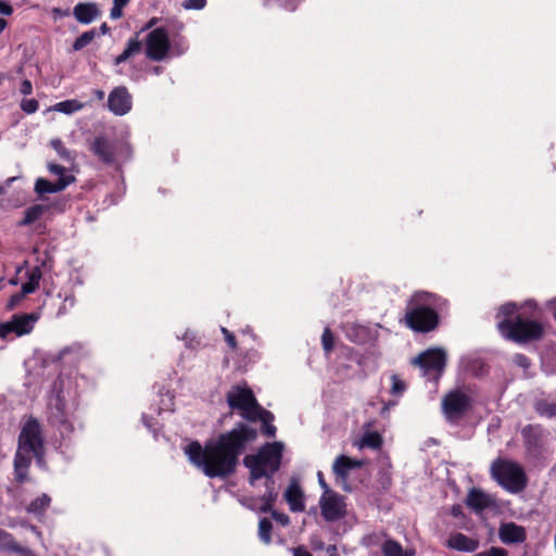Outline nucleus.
I'll list each match as a JSON object with an SVG mask.
<instances>
[{
  "label": "nucleus",
  "instance_id": "nucleus-1",
  "mask_svg": "<svg viewBox=\"0 0 556 556\" xmlns=\"http://www.w3.org/2000/svg\"><path fill=\"white\" fill-rule=\"evenodd\" d=\"M257 435L256 428L240 421L231 430L206 441L204 446L192 441L186 446L185 453L206 477L225 479L237 471L240 456Z\"/></svg>",
  "mask_w": 556,
  "mask_h": 556
},
{
  "label": "nucleus",
  "instance_id": "nucleus-2",
  "mask_svg": "<svg viewBox=\"0 0 556 556\" xmlns=\"http://www.w3.org/2000/svg\"><path fill=\"white\" fill-rule=\"evenodd\" d=\"M527 308L536 311V306L530 303L517 305L508 302L500 306L495 317L497 330L503 338L517 344H527L543 338V325L532 314L528 316Z\"/></svg>",
  "mask_w": 556,
  "mask_h": 556
},
{
  "label": "nucleus",
  "instance_id": "nucleus-3",
  "mask_svg": "<svg viewBox=\"0 0 556 556\" xmlns=\"http://www.w3.org/2000/svg\"><path fill=\"white\" fill-rule=\"evenodd\" d=\"M439 296L434 293L415 292L406 303L403 323L415 332L428 333L438 328L440 316L437 312Z\"/></svg>",
  "mask_w": 556,
  "mask_h": 556
},
{
  "label": "nucleus",
  "instance_id": "nucleus-4",
  "mask_svg": "<svg viewBox=\"0 0 556 556\" xmlns=\"http://www.w3.org/2000/svg\"><path fill=\"white\" fill-rule=\"evenodd\" d=\"M281 442L265 443L255 454L245 455L243 465L249 469V484L255 485L263 476L275 475L281 467Z\"/></svg>",
  "mask_w": 556,
  "mask_h": 556
},
{
  "label": "nucleus",
  "instance_id": "nucleus-5",
  "mask_svg": "<svg viewBox=\"0 0 556 556\" xmlns=\"http://www.w3.org/2000/svg\"><path fill=\"white\" fill-rule=\"evenodd\" d=\"M492 478L506 491L519 493L527 486V476L522 467L513 460L496 458L491 465Z\"/></svg>",
  "mask_w": 556,
  "mask_h": 556
},
{
  "label": "nucleus",
  "instance_id": "nucleus-6",
  "mask_svg": "<svg viewBox=\"0 0 556 556\" xmlns=\"http://www.w3.org/2000/svg\"><path fill=\"white\" fill-rule=\"evenodd\" d=\"M226 401L231 410H238L239 415L249 422H255L256 413L262 405L257 402L253 391L248 386H232L226 394Z\"/></svg>",
  "mask_w": 556,
  "mask_h": 556
},
{
  "label": "nucleus",
  "instance_id": "nucleus-7",
  "mask_svg": "<svg viewBox=\"0 0 556 556\" xmlns=\"http://www.w3.org/2000/svg\"><path fill=\"white\" fill-rule=\"evenodd\" d=\"M17 450L26 453H33L35 457L40 458L43 455V438L41 427L38 420L30 417L24 424L18 435Z\"/></svg>",
  "mask_w": 556,
  "mask_h": 556
},
{
  "label": "nucleus",
  "instance_id": "nucleus-8",
  "mask_svg": "<svg viewBox=\"0 0 556 556\" xmlns=\"http://www.w3.org/2000/svg\"><path fill=\"white\" fill-rule=\"evenodd\" d=\"M425 377L438 380L446 366V353L440 348L428 349L420 353L414 361Z\"/></svg>",
  "mask_w": 556,
  "mask_h": 556
},
{
  "label": "nucleus",
  "instance_id": "nucleus-9",
  "mask_svg": "<svg viewBox=\"0 0 556 556\" xmlns=\"http://www.w3.org/2000/svg\"><path fill=\"white\" fill-rule=\"evenodd\" d=\"M170 49L168 31L165 27H157L150 31L146 39V55L152 61H162Z\"/></svg>",
  "mask_w": 556,
  "mask_h": 556
},
{
  "label": "nucleus",
  "instance_id": "nucleus-10",
  "mask_svg": "<svg viewBox=\"0 0 556 556\" xmlns=\"http://www.w3.org/2000/svg\"><path fill=\"white\" fill-rule=\"evenodd\" d=\"M471 408V399L460 390L446 393L442 400V409L448 420L463 417Z\"/></svg>",
  "mask_w": 556,
  "mask_h": 556
},
{
  "label": "nucleus",
  "instance_id": "nucleus-11",
  "mask_svg": "<svg viewBox=\"0 0 556 556\" xmlns=\"http://www.w3.org/2000/svg\"><path fill=\"white\" fill-rule=\"evenodd\" d=\"M319 507L323 518L328 522L338 521L346 514L344 496L340 495L336 491L328 492V494H321L319 498Z\"/></svg>",
  "mask_w": 556,
  "mask_h": 556
},
{
  "label": "nucleus",
  "instance_id": "nucleus-12",
  "mask_svg": "<svg viewBox=\"0 0 556 556\" xmlns=\"http://www.w3.org/2000/svg\"><path fill=\"white\" fill-rule=\"evenodd\" d=\"M89 151L106 166L116 163L117 142L108 139L105 136H96L89 141Z\"/></svg>",
  "mask_w": 556,
  "mask_h": 556
},
{
  "label": "nucleus",
  "instance_id": "nucleus-13",
  "mask_svg": "<svg viewBox=\"0 0 556 556\" xmlns=\"http://www.w3.org/2000/svg\"><path fill=\"white\" fill-rule=\"evenodd\" d=\"M520 433L526 451L533 456L541 454L547 434L544 427L539 424L527 425L521 429Z\"/></svg>",
  "mask_w": 556,
  "mask_h": 556
},
{
  "label": "nucleus",
  "instance_id": "nucleus-14",
  "mask_svg": "<svg viewBox=\"0 0 556 556\" xmlns=\"http://www.w3.org/2000/svg\"><path fill=\"white\" fill-rule=\"evenodd\" d=\"M37 319L36 314L14 315L10 321L0 325V338H5L12 332L18 337L27 334L33 330Z\"/></svg>",
  "mask_w": 556,
  "mask_h": 556
},
{
  "label": "nucleus",
  "instance_id": "nucleus-15",
  "mask_svg": "<svg viewBox=\"0 0 556 556\" xmlns=\"http://www.w3.org/2000/svg\"><path fill=\"white\" fill-rule=\"evenodd\" d=\"M131 96L125 86L115 87L108 97V108L115 115L123 116L131 110Z\"/></svg>",
  "mask_w": 556,
  "mask_h": 556
},
{
  "label": "nucleus",
  "instance_id": "nucleus-16",
  "mask_svg": "<svg viewBox=\"0 0 556 556\" xmlns=\"http://www.w3.org/2000/svg\"><path fill=\"white\" fill-rule=\"evenodd\" d=\"M498 538L506 545L520 544L527 540L526 528L514 521L502 522L498 528Z\"/></svg>",
  "mask_w": 556,
  "mask_h": 556
},
{
  "label": "nucleus",
  "instance_id": "nucleus-17",
  "mask_svg": "<svg viewBox=\"0 0 556 556\" xmlns=\"http://www.w3.org/2000/svg\"><path fill=\"white\" fill-rule=\"evenodd\" d=\"M283 497L293 513L305 510V494L298 479L292 478L287 486Z\"/></svg>",
  "mask_w": 556,
  "mask_h": 556
},
{
  "label": "nucleus",
  "instance_id": "nucleus-18",
  "mask_svg": "<svg viewBox=\"0 0 556 556\" xmlns=\"http://www.w3.org/2000/svg\"><path fill=\"white\" fill-rule=\"evenodd\" d=\"M0 552L20 556H38L33 549L20 544L14 535L0 528Z\"/></svg>",
  "mask_w": 556,
  "mask_h": 556
},
{
  "label": "nucleus",
  "instance_id": "nucleus-19",
  "mask_svg": "<svg viewBox=\"0 0 556 556\" xmlns=\"http://www.w3.org/2000/svg\"><path fill=\"white\" fill-rule=\"evenodd\" d=\"M362 465L363 464L361 460L353 459L346 455H339L334 459L333 466H332V471H333V475L336 478V482L345 484L349 479L350 471L352 469L362 467Z\"/></svg>",
  "mask_w": 556,
  "mask_h": 556
},
{
  "label": "nucleus",
  "instance_id": "nucleus-20",
  "mask_svg": "<svg viewBox=\"0 0 556 556\" xmlns=\"http://www.w3.org/2000/svg\"><path fill=\"white\" fill-rule=\"evenodd\" d=\"M342 331L349 341L359 345L368 343L372 337L369 327L352 321L344 323Z\"/></svg>",
  "mask_w": 556,
  "mask_h": 556
},
{
  "label": "nucleus",
  "instance_id": "nucleus-21",
  "mask_svg": "<svg viewBox=\"0 0 556 556\" xmlns=\"http://www.w3.org/2000/svg\"><path fill=\"white\" fill-rule=\"evenodd\" d=\"M75 181V177H60L56 181L52 182L45 178H38L35 182V191L42 195L45 193H55L63 191L67 186Z\"/></svg>",
  "mask_w": 556,
  "mask_h": 556
},
{
  "label": "nucleus",
  "instance_id": "nucleus-22",
  "mask_svg": "<svg viewBox=\"0 0 556 556\" xmlns=\"http://www.w3.org/2000/svg\"><path fill=\"white\" fill-rule=\"evenodd\" d=\"M263 478L265 479V493L260 497L261 506L258 507V510L266 514L271 511V508L278 498V491L276 489L274 475L263 476Z\"/></svg>",
  "mask_w": 556,
  "mask_h": 556
},
{
  "label": "nucleus",
  "instance_id": "nucleus-23",
  "mask_svg": "<svg viewBox=\"0 0 556 556\" xmlns=\"http://www.w3.org/2000/svg\"><path fill=\"white\" fill-rule=\"evenodd\" d=\"M466 504L469 508L477 513H481L490 508L494 504V500L482 490L472 488L467 495Z\"/></svg>",
  "mask_w": 556,
  "mask_h": 556
},
{
  "label": "nucleus",
  "instance_id": "nucleus-24",
  "mask_svg": "<svg viewBox=\"0 0 556 556\" xmlns=\"http://www.w3.org/2000/svg\"><path fill=\"white\" fill-rule=\"evenodd\" d=\"M30 464L29 453L17 450L14 456V476L17 483L23 484L27 480Z\"/></svg>",
  "mask_w": 556,
  "mask_h": 556
},
{
  "label": "nucleus",
  "instance_id": "nucleus-25",
  "mask_svg": "<svg viewBox=\"0 0 556 556\" xmlns=\"http://www.w3.org/2000/svg\"><path fill=\"white\" fill-rule=\"evenodd\" d=\"M447 546L455 551L472 553L479 547V541L458 532L448 538Z\"/></svg>",
  "mask_w": 556,
  "mask_h": 556
},
{
  "label": "nucleus",
  "instance_id": "nucleus-26",
  "mask_svg": "<svg viewBox=\"0 0 556 556\" xmlns=\"http://www.w3.org/2000/svg\"><path fill=\"white\" fill-rule=\"evenodd\" d=\"M73 14L77 22L81 24H90L92 21H94L98 15L100 14V11L96 3L91 2H80L77 3L74 7Z\"/></svg>",
  "mask_w": 556,
  "mask_h": 556
},
{
  "label": "nucleus",
  "instance_id": "nucleus-27",
  "mask_svg": "<svg viewBox=\"0 0 556 556\" xmlns=\"http://www.w3.org/2000/svg\"><path fill=\"white\" fill-rule=\"evenodd\" d=\"M381 553L383 556H415L416 551L414 548L404 549L402 544L394 539H387L382 546Z\"/></svg>",
  "mask_w": 556,
  "mask_h": 556
},
{
  "label": "nucleus",
  "instance_id": "nucleus-28",
  "mask_svg": "<svg viewBox=\"0 0 556 556\" xmlns=\"http://www.w3.org/2000/svg\"><path fill=\"white\" fill-rule=\"evenodd\" d=\"M256 416L257 417L255 418V422H262V433L267 438H274L277 431V428L273 425L274 414L262 406L261 409L256 413Z\"/></svg>",
  "mask_w": 556,
  "mask_h": 556
},
{
  "label": "nucleus",
  "instance_id": "nucleus-29",
  "mask_svg": "<svg viewBox=\"0 0 556 556\" xmlns=\"http://www.w3.org/2000/svg\"><path fill=\"white\" fill-rule=\"evenodd\" d=\"M48 206L43 204H35L27 207L24 217L18 222V226H29L38 220L47 211Z\"/></svg>",
  "mask_w": 556,
  "mask_h": 556
},
{
  "label": "nucleus",
  "instance_id": "nucleus-30",
  "mask_svg": "<svg viewBox=\"0 0 556 556\" xmlns=\"http://www.w3.org/2000/svg\"><path fill=\"white\" fill-rule=\"evenodd\" d=\"M50 504L51 497L48 494L43 493L40 496L33 500L26 509L29 514L42 516L47 508L50 506Z\"/></svg>",
  "mask_w": 556,
  "mask_h": 556
},
{
  "label": "nucleus",
  "instance_id": "nucleus-31",
  "mask_svg": "<svg viewBox=\"0 0 556 556\" xmlns=\"http://www.w3.org/2000/svg\"><path fill=\"white\" fill-rule=\"evenodd\" d=\"M383 444L381 434L377 431L366 432L362 437L359 447H368L371 450H380Z\"/></svg>",
  "mask_w": 556,
  "mask_h": 556
},
{
  "label": "nucleus",
  "instance_id": "nucleus-32",
  "mask_svg": "<svg viewBox=\"0 0 556 556\" xmlns=\"http://www.w3.org/2000/svg\"><path fill=\"white\" fill-rule=\"evenodd\" d=\"M41 279V270L39 267H34L30 271H28V281L22 285L24 293H33L39 287V281Z\"/></svg>",
  "mask_w": 556,
  "mask_h": 556
},
{
  "label": "nucleus",
  "instance_id": "nucleus-33",
  "mask_svg": "<svg viewBox=\"0 0 556 556\" xmlns=\"http://www.w3.org/2000/svg\"><path fill=\"white\" fill-rule=\"evenodd\" d=\"M84 108V104L78 100H65L59 102L54 105V110L58 112H62L64 114H72L74 112L80 111Z\"/></svg>",
  "mask_w": 556,
  "mask_h": 556
},
{
  "label": "nucleus",
  "instance_id": "nucleus-34",
  "mask_svg": "<svg viewBox=\"0 0 556 556\" xmlns=\"http://www.w3.org/2000/svg\"><path fill=\"white\" fill-rule=\"evenodd\" d=\"M98 35L99 34L97 33V30L94 28L83 33L74 41L73 50L79 51V50L84 49L85 47L90 45Z\"/></svg>",
  "mask_w": 556,
  "mask_h": 556
},
{
  "label": "nucleus",
  "instance_id": "nucleus-35",
  "mask_svg": "<svg viewBox=\"0 0 556 556\" xmlns=\"http://www.w3.org/2000/svg\"><path fill=\"white\" fill-rule=\"evenodd\" d=\"M52 149L58 153V155L64 161H74L75 153L65 148L64 143L61 139H52L50 142Z\"/></svg>",
  "mask_w": 556,
  "mask_h": 556
},
{
  "label": "nucleus",
  "instance_id": "nucleus-36",
  "mask_svg": "<svg viewBox=\"0 0 556 556\" xmlns=\"http://www.w3.org/2000/svg\"><path fill=\"white\" fill-rule=\"evenodd\" d=\"M273 523L268 518H262L258 522V536L262 542L269 544L271 542Z\"/></svg>",
  "mask_w": 556,
  "mask_h": 556
},
{
  "label": "nucleus",
  "instance_id": "nucleus-37",
  "mask_svg": "<svg viewBox=\"0 0 556 556\" xmlns=\"http://www.w3.org/2000/svg\"><path fill=\"white\" fill-rule=\"evenodd\" d=\"M535 410L539 415L545 416L548 418L556 416V403L548 402L546 400H541L535 404Z\"/></svg>",
  "mask_w": 556,
  "mask_h": 556
},
{
  "label": "nucleus",
  "instance_id": "nucleus-38",
  "mask_svg": "<svg viewBox=\"0 0 556 556\" xmlns=\"http://www.w3.org/2000/svg\"><path fill=\"white\" fill-rule=\"evenodd\" d=\"M334 334L329 327H326L321 334V345L326 354H330L334 348Z\"/></svg>",
  "mask_w": 556,
  "mask_h": 556
},
{
  "label": "nucleus",
  "instance_id": "nucleus-39",
  "mask_svg": "<svg viewBox=\"0 0 556 556\" xmlns=\"http://www.w3.org/2000/svg\"><path fill=\"white\" fill-rule=\"evenodd\" d=\"M56 427L63 439L68 437L74 430L73 424L68 421L64 416L58 419Z\"/></svg>",
  "mask_w": 556,
  "mask_h": 556
},
{
  "label": "nucleus",
  "instance_id": "nucleus-40",
  "mask_svg": "<svg viewBox=\"0 0 556 556\" xmlns=\"http://www.w3.org/2000/svg\"><path fill=\"white\" fill-rule=\"evenodd\" d=\"M20 106L26 114H33L39 109V102L36 99H23Z\"/></svg>",
  "mask_w": 556,
  "mask_h": 556
},
{
  "label": "nucleus",
  "instance_id": "nucleus-41",
  "mask_svg": "<svg viewBox=\"0 0 556 556\" xmlns=\"http://www.w3.org/2000/svg\"><path fill=\"white\" fill-rule=\"evenodd\" d=\"M391 380H392L391 393L393 395H399V394L403 393L405 390V382L403 380H401L399 378V376H396V375H393L391 377Z\"/></svg>",
  "mask_w": 556,
  "mask_h": 556
},
{
  "label": "nucleus",
  "instance_id": "nucleus-42",
  "mask_svg": "<svg viewBox=\"0 0 556 556\" xmlns=\"http://www.w3.org/2000/svg\"><path fill=\"white\" fill-rule=\"evenodd\" d=\"M222 333L224 334V339H225L226 343L228 344V346L232 351H236L238 348V344H237L235 334L225 327H222Z\"/></svg>",
  "mask_w": 556,
  "mask_h": 556
},
{
  "label": "nucleus",
  "instance_id": "nucleus-43",
  "mask_svg": "<svg viewBox=\"0 0 556 556\" xmlns=\"http://www.w3.org/2000/svg\"><path fill=\"white\" fill-rule=\"evenodd\" d=\"M206 5V0H186L182 7L186 10H202Z\"/></svg>",
  "mask_w": 556,
  "mask_h": 556
},
{
  "label": "nucleus",
  "instance_id": "nucleus-44",
  "mask_svg": "<svg viewBox=\"0 0 556 556\" xmlns=\"http://www.w3.org/2000/svg\"><path fill=\"white\" fill-rule=\"evenodd\" d=\"M49 172L58 175L60 177H68L70 175L66 174V168L62 165L50 163L48 165Z\"/></svg>",
  "mask_w": 556,
  "mask_h": 556
},
{
  "label": "nucleus",
  "instance_id": "nucleus-45",
  "mask_svg": "<svg viewBox=\"0 0 556 556\" xmlns=\"http://www.w3.org/2000/svg\"><path fill=\"white\" fill-rule=\"evenodd\" d=\"M271 514V517L278 521L279 523H281L282 526H287L289 525L290 522V518L289 516H287L286 514L283 513H279L277 510H274V507L271 508V511H269Z\"/></svg>",
  "mask_w": 556,
  "mask_h": 556
},
{
  "label": "nucleus",
  "instance_id": "nucleus-46",
  "mask_svg": "<svg viewBox=\"0 0 556 556\" xmlns=\"http://www.w3.org/2000/svg\"><path fill=\"white\" fill-rule=\"evenodd\" d=\"M127 49L131 52L132 55L140 52L141 41L138 40L136 37L130 38L127 42Z\"/></svg>",
  "mask_w": 556,
  "mask_h": 556
},
{
  "label": "nucleus",
  "instance_id": "nucleus-47",
  "mask_svg": "<svg viewBox=\"0 0 556 556\" xmlns=\"http://www.w3.org/2000/svg\"><path fill=\"white\" fill-rule=\"evenodd\" d=\"M20 92L24 96H28L33 92V84L28 79H24L21 83Z\"/></svg>",
  "mask_w": 556,
  "mask_h": 556
},
{
  "label": "nucleus",
  "instance_id": "nucleus-48",
  "mask_svg": "<svg viewBox=\"0 0 556 556\" xmlns=\"http://www.w3.org/2000/svg\"><path fill=\"white\" fill-rule=\"evenodd\" d=\"M130 56H132V54L126 47L125 50L119 55H117L115 58L114 63H115V65H119V64L126 62Z\"/></svg>",
  "mask_w": 556,
  "mask_h": 556
},
{
  "label": "nucleus",
  "instance_id": "nucleus-49",
  "mask_svg": "<svg viewBox=\"0 0 556 556\" xmlns=\"http://www.w3.org/2000/svg\"><path fill=\"white\" fill-rule=\"evenodd\" d=\"M317 478H318V483H319L320 488L324 490L323 494H328V492H334L333 490H331L329 488L328 483L325 480L324 473L321 471L317 472Z\"/></svg>",
  "mask_w": 556,
  "mask_h": 556
},
{
  "label": "nucleus",
  "instance_id": "nucleus-50",
  "mask_svg": "<svg viewBox=\"0 0 556 556\" xmlns=\"http://www.w3.org/2000/svg\"><path fill=\"white\" fill-rule=\"evenodd\" d=\"M13 13V8L10 3L0 0V14L10 16Z\"/></svg>",
  "mask_w": 556,
  "mask_h": 556
},
{
  "label": "nucleus",
  "instance_id": "nucleus-51",
  "mask_svg": "<svg viewBox=\"0 0 556 556\" xmlns=\"http://www.w3.org/2000/svg\"><path fill=\"white\" fill-rule=\"evenodd\" d=\"M27 293H24L23 292V289L21 290L20 293H15L13 295H11L10 300H9V307H14Z\"/></svg>",
  "mask_w": 556,
  "mask_h": 556
},
{
  "label": "nucleus",
  "instance_id": "nucleus-52",
  "mask_svg": "<svg viewBox=\"0 0 556 556\" xmlns=\"http://www.w3.org/2000/svg\"><path fill=\"white\" fill-rule=\"evenodd\" d=\"M516 363H517V365H519L523 368H528L530 366V359L523 354L516 355Z\"/></svg>",
  "mask_w": 556,
  "mask_h": 556
},
{
  "label": "nucleus",
  "instance_id": "nucleus-53",
  "mask_svg": "<svg viewBox=\"0 0 556 556\" xmlns=\"http://www.w3.org/2000/svg\"><path fill=\"white\" fill-rule=\"evenodd\" d=\"M110 16L113 20L121 18L123 16V8H119L117 5L113 4V8L111 9Z\"/></svg>",
  "mask_w": 556,
  "mask_h": 556
},
{
  "label": "nucleus",
  "instance_id": "nucleus-54",
  "mask_svg": "<svg viewBox=\"0 0 556 556\" xmlns=\"http://www.w3.org/2000/svg\"><path fill=\"white\" fill-rule=\"evenodd\" d=\"M293 556H312V554L303 546H299L293 549Z\"/></svg>",
  "mask_w": 556,
  "mask_h": 556
},
{
  "label": "nucleus",
  "instance_id": "nucleus-55",
  "mask_svg": "<svg viewBox=\"0 0 556 556\" xmlns=\"http://www.w3.org/2000/svg\"><path fill=\"white\" fill-rule=\"evenodd\" d=\"M93 96H94V98H96L97 100L102 101V100L104 99V97H105V93H104V91H103V90H101V89H94V90H93Z\"/></svg>",
  "mask_w": 556,
  "mask_h": 556
},
{
  "label": "nucleus",
  "instance_id": "nucleus-56",
  "mask_svg": "<svg viewBox=\"0 0 556 556\" xmlns=\"http://www.w3.org/2000/svg\"><path fill=\"white\" fill-rule=\"evenodd\" d=\"M28 528L30 529L31 532H34L39 539L42 538V533L41 531L38 529L37 526H34V525H28Z\"/></svg>",
  "mask_w": 556,
  "mask_h": 556
},
{
  "label": "nucleus",
  "instance_id": "nucleus-57",
  "mask_svg": "<svg viewBox=\"0 0 556 556\" xmlns=\"http://www.w3.org/2000/svg\"><path fill=\"white\" fill-rule=\"evenodd\" d=\"M129 0H113V4L119 8H125L128 4Z\"/></svg>",
  "mask_w": 556,
  "mask_h": 556
},
{
  "label": "nucleus",
  "instance_id": "nucleus-58",
  "mask_svg": "<svg viewBox=\"0 0 556 556\" xmlns=\"http://www.w3.org/2000/svg\"><path fill=\"white\" fill-rule=\"evenodd\" d=\"M109 30H110V27L108 26V24H106V23H103V24L100 26V33H101L102 35H105L106 33H109Z\"/></svg>",
  "mask_w": 556,
  "mask_h": 556
},
{
  "label": "nucleus",
  "instance_id": "nucleus-59",
  "mask_svg": "<svg viewBox=\"0 0 556 556\" xmlns=\"http://www.w3.org/2000/svg\"><path fill=\"white\" fill-rule=\"evenodd\" d=\"M7 25V21L0 17V34L5 29Z\"/></svg>",
  "mask_w": 556,
  "mask_h": 556
},
{
  "label": "nucleus",
  "instance_id": "nucleus-60",
  "mask_svg": "<svg viewBox=\"0 0 556 556\" xmlns=\"http://www.w3.org/2000/svg\"><path fill=\"white\" fill-rule=\"evenodd\" d=\"M327 552H328V553H331V556H336L337 547H336L334 545H330V546L327 548Z\"/></svg>",
  "mask_w": 556,
  "mask_h": 556
},
{
  "label": "nucleus",
  "instance_id": "nucleus-61",
  "mask_svg": "<svg viewBox=\"0 0 556 556\" xmlns=\"http://www.w3.org/2000/svg\"><path fill=\"white\" fill-rule=\"evenodd\" d=\"M154 23H155V18H152V20L149 22V24L147 25V28L152 27V26L154 25Z\"/></svg>",
  "mask_w": 556,
  "mask_h": 556
},
{
  "label": "nucleus",
  "instance_id": "nucleus-62",
  "mask_svg": "<svg viewBox=\"0 0 556 556\" xmlns=\"http://www.w3.org/2000/svg\"><path fill=\"white\" fill-rule=\"evenodd\" d=\"M4 286V278H0V290L3 288Z\"/></svg>",
  "mask_w": 556,
  "mask_h": 556
},
{
  "label": "nucleus",
  "instance_id": "nucleus-63",
  "mask_svg": "<svg viewBox=\"0 0 556 556\" xmlns=\"http://www.w3.org/2000/svg\"><path fill=\"white\" fill-rule=\"evenodd\" d=\"M154 72H155L156 74H157V73H160V72H161V67L156 66V67L154 68Z\"/></svg>",
  "mask_w": 556,
  "mask_h": 556
}]
</instances>
